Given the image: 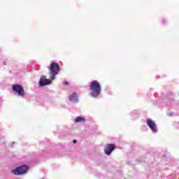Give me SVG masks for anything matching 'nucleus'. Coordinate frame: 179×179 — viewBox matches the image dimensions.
I'll return each mask as SVG.
<instances>
[{
  "instance_id": "nucleus-1",
  "label": "nucleus",
  "mask_w": 179,
  "mask_h": 179,
  "mask_svg": "<svg viewBox=\"0 0 179 179\" xmlns=\"http://www.w3.org/2000/svg\"><path fill=\"white\" fill-rule=\"evenodd\" d=\"M90 90L91 97H94V99H96V97H99V96L101 94V86L96 80H94L91 83Z\"/></svg>"
},
{
  "instance_id": "nucleus-2",
  "label": "nucleus",
  "mask_w": 179,
  "mask_h": 179,
  "mask_svg": "<svg viewBox=\"0 0 179 179\" xmlns=\"http://www.w3.org/2000/svg\"><path fill=\"white\" fill-rule=\"evenodd\" d=\"M50 75V80H54L55 79V76L58 75L59 72V65L57 63L52 62L48 67Z\"/></svg>"
},
{
  "instance_id": "nucleus-3",
  "label": "nucleus",
  "mask_w": 179,
  "mask_h": 179,
  "mask_svg": "<svg viewBox=\"0 0 179 179\" xmlns=\"http://www.w3.org/2000/svg\"><path fill=\"white\" fill-rule=\"evenodd\" d=\"M27 170H29L27 165H22L15 169H13L11 173L15 176H23V174H26V173H27Z\"/></svg>"
},
{
  "instance_id": "nucleus-4",
  "label": "nucleus",
  "mask_w": 179,
  "mask_h": 179,
  "mask_svg": "<svg viewBox=\"0 0 179 179\" xmlns=\"http://www.w3.org/2000/svg\"><path fill=\"white\" fill-rule=\"evenodd\" d=\"M12 89L14 93H16L20 97H23L25 94L24 89L22 87V85H13Z\"/></svg>"
},
{
  "instance_id": "nucleus-5",
  "label": "nucleus",
  "mask_w": 179,
  "mask_h": 179,
  "mask_svg": "<svg viewBox=\"0 0 179 179\" xmlns=\"http://www.w3.org/2000/svg\"><path fill=\"white\" fill-rule=\"evenodd\" d=\"M52 81L51 78L47 79L45 76H42L39 80V86H47L48 85H50Z\"/></svg>"
},
{
  "instance_id": "nucleus-6",
  "label": "nucleus",
  "mask_w": 179,
  "mask_h": 179,
  "mask_svg": "<svg viewBox=\"0 0 179 179\" xmlns=\"http://www.w3.org/2000/svg\"><path fill=\"white\" fill-rule=\"evenodd\" d=\"M114 149H115V145L114 144H107L104 149L105 155H107V156H110Z\"/></svg>"
},
{
  "instance_id": "nucleus-7",
  "label": "nucleus",
  "mask_w": 179,
  "mask_h": 179,
  "mask_svg": "<svg viewBox=\"0 0 179 179\" xmlns=\"http://www.w3.org/2000/svg\"><path fill=\"white\" fill-rule=\"evenodd\" d=\"M147 125L150 128L152 132L156 133L157 131V129L156 128V122L155 121L152 120V119H147L146 120Z\"/></svg>"
},
{
  "instance_id": "nucleus-8",
  "label": "nucleus",
  "mask_w": 179,
  "mask_h": 179,
  "mask_svg": "<svg viewBox=\"0 0 179 179\" xmlns=\"http://www.w3.org/2000/svg\"><path fill=\"white\" fill-rule=\"evenodd\" d=\"M69 98L70 101H71L72 103H78V96L76 95V94L75 92H73L71 95H69Z\"/></svg>"
},
{
  "instance_id": "nucleus-9",
  "label": "nucleus",
  "mask_w": 179,
  "mask_h": 179,
  "mask_svg": "<svg viewBox=\"0 0 179 179\" xmlns=\"http://www.w3.org/2000/svg\"><path fill=\"white\" fill-rule=\"evenodd\" d=\"M85 121V117H77L75 120V122H84Z\"/></svg>"
},
{
  "instance_id": "nucleus-10",
  "label": "nucleus",
  "mask_w": 179,
  "mask_h": 179,
  "mask_svg": "<svg viewBox=\"0 0 179 179\" xmlns=\"http://www.w3.org/2000/svg\"><path fill=\"white\" fill-rule=\"evenodd\" d=\"M63 84H64V85H69V83H68V82L66 81V82L63 83Z\"/></svg>"
},
{
  "instance_id": "nucleus-11",
  "label": "nucleus",
  "mask_w": 179,
  "mask_h": 179,
  "mask_svg": "<svg viewBox=\"0 0 179 179\" xmlns=\"http://www.w3.org/2000/svg\"><path fill=\"white\" fill-rule=\"evenodd\" d=\"M168 115H169L170 117H171V115H173V113H168Z\"/></svg>"
},
{
  "instance_id": "nucleus-12",
  "label": "nucleus",
  "mask_w": 179,
  "mask_h": 179,
  "mask_svg": "<svg viewBox=\"0 0 179 179\" xmlns=\"http://www.w3.org/2000/svg\"><path fill=\"white\" fill-rule=\"evenodd\" d=\"M76 142H77L76 140L73 141V143H76Z\"/></svg>"
}]
</instances>
